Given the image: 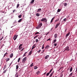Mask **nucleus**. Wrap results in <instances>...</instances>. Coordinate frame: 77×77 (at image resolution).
I'll return each mask as SVG.
<instances>
[{"mask_svg": "<svg viewBox=\"0 0 77 77\" xmlns=\"http://www.w3.org/2000/svg\"><path fill=\"white\" fill-rule=\"evenodd\" d=\"M42 26V23H40L38 24V26L37 27V29H40L41 27V26Z\"/></svg>", "mask_w": 77, "mask_h": 77, "instance_id": "obj_1", "label": "nucleus"}, {"mask_svg": "<svg viewBox=\"0 0 77 77\" xmlns=\"http://www.w3.org/2000/svg\"><path fill=\"white\" fill-rule=\"evenodd\" d=\"M41 21H44V22H45V23H47V19L46 18H42V19L41 20Z\"/></svg>", "mask_w": 77, "mask_h": 77, "instance_id": "obj_2", "label": "nucleus"}, {"mask_svg": "<svg viewBox=\"0 0 77 77\" xmlns=\"http://www.w3.org/2000/svg\"><path fill=\"white\" fill-rule=\"evenodd\" d=\"M27 60V57H25L23 58L22 60V62L23 63H25L26 61Z\"/></svg>", "mask_w": 77, "mask_h": 77, "instance_id": "obj_3", "label": "nucleus"}, {"mask_svg": "<svg viewBox=\"0 0 77 77\" xmlns=\"http://www.w3.org/2000/svg\"><path fill=\"white\" fill-rule=\"evenodd\" d=\"M69 50H70V49L69 48V47L67 46L66 47V49L64 51H69Z\"/></svg>", "mask_w": 77, "mask_h": 77, "instance_id": "obj_4", "label": "nucleus"}, {"mask_svg": "<svg viewBox=\"0 0 77 77\" xmlns=\"http://www.w3.org/2000/svg\"><path fill=\"white\" fill-rule=\"evenodd\" d=\"M18 35H15L14 38H13V39H14V41H15V40H16V39H17V37H18Z\"/></svg>", "mask_w": 77, "mask_h": 77, "instance_id": "obj_5", "label": "nucleus"}, {"mask_svg": "<svg viewBox=\"0 0 77 77\" xmlns=\"http://www.w3.org/2000/svg\"><path fill=\"white\" fill-rule=\"evenodd\" d=\"M49 57H50V56H49V55H48L45 57V59H48Z\"/></svg>", "mask_w": 77, "mask_h": 77, "instance_id": "obj_6", "label": "nucleus"}, {"mask_svg": "<svg viewBox=\"0 0 77 77\" xmlns=\"http://www.w3.org/2000/svg\"><path fill=\"white\" fill-rule=\"evenodd\" d=\"M54 71H53L50 75L49 77H51L52 75H53V73H54Z\"/></svg>", "mask_w": 77, "mask_h": 77, "instance_id": "obj_7", "label": "nucleus"}, {"mask_svg": "<svg viewBox=\"0 0 77 77\" xmlns=\"http://www.w3.org/2000/svg\"><path fill=\"white\" fill-rule=\"evenodd\" d=\"M69 35H70V32H68V33L66 35V38H67L68 36H69Z\"/></svg>", "mask_w": 77, "mask_h": 77, "instance_id": "obj_8", "label": "nucleus"}, {"mask_svg": "<svg viewBox=\"0 0 77 77\" xmlns=\"http://www.w3.org/2000/svg\"><path fill=\"white\" fill-rule=\"evenodd\" d=\"M54 37L55 38V39H57V34H55L54 35Z\"/></svg>", "mask_w": 77, "mask_h": 77, "instance_id": "obj_9", "label": "nucleus"}, {"mask_svg": "<svg viewBox=\"0 0 77 77\" xmlns=\"http://www.w3.org/2000/svg\"><path fill=\"white\" fill-rule=\"evenodd\" d=\"M32 51H30V52H29V56H30V55H31V54H32Z\"/></svg>", "mask_w": 77, "mask_h": 77, "instance_id": "obj_10", "label": "nucleus"}, {"mask_svg": "<svg viewBox=\"0 0 77 77\" xmlns=\"http://www.w3.org/2000/svg\"><path fill=\"white\" fill-rule=\"evenodd\" d=\"M13 56H14L13 54V53L11 54L10 56V57L11 58H12V57H13Z\"/></svg>", "mask_w": 77, "mask_h": 77, "instance_id": "obj_11", "label": "nucleus"}, {"mask_svg": "<svg viewBox=\"0 0 77 77\" xmlns=\"http://www.w3.org/2000/svg\"><path fill=\"white\" fill-rule=\"evenodd\" d=\"M48 48H50V46L48 45L45 48V49H48Z\"/></svg>", "mask_w": 77, "mask_h": 77, "instance_id": "obj_12", "label": "nucleus"}, {"mask_svg": "<svg viewBox=\"0 0 77 77\" xmlns=\"http://www.w3.org/2000/svg\"><path fill=\"white\" fill-rule=\"evenodd\" d=\"M35 2V0H32L31 2L30 3V4L31 5V4H32L34 3V2Z\"/></svg>", "mask_w": 77, "mask_h": 77, "instance_id": "obj_13", "label": "nucleus"}, {"mask_svg": "<svg viewBox=\"0 0 77 77\" xmlns=\"http://www.w3.org/2000/svg\"><path fill=\"white\" fill-rule=\"evenodd\" d=\"M22 20H23L22 19H20L18 21V23H21V21H22Z\"/></svg>", "mask_w": 77, "mask_h": 77, "instance_id": "obj_14", "label": "nucleus"}, {"mask_svg": "<svg viewBox=\"0 0 77 77\" xmlns=\"http://www.w3.org/2000/svg\"><path fill=\"white\" fill-rule=\"evenodd\" d=\"M41 10H42L41 8H39L38 9V10L37 11L38 12H39L40 11H41Z\"/></svg>", "mask_w": 77, "mask_h": 77, "instance_id": "obj_15", "label": "nucleus"}, {"mask_svg": "<svg viewBox=\"0 0 77 77\" xmlns=\"http://www.w3.org/2000/svg\"><path fill=\"white\" fill-rule=\"evenodd\" d=\"M6 65H5L4 67L3 70H5V69H6Z\"/></svg>", "mask_w": 77, "mask_h": 77, "instance_id": "obj_16", "label": "nucleus"}, {"mask_svg": "<svg viewBox=\"0 0 77 77\" xmlns=\"http://www.w3.org/2000/svg\"><path fill=\"white\" fill-rule=\"evenodd\" d=\"M54 19V17L51 20V23H52V22H53V21Z\"/></svg>", "mask_w": 77, "mask_h": 77, "instance_id": "obj_17", "label": "nucleus"}, {"mask_svg": "<svg viewBox=\"0 0 77 77\" xmlns=\"http://www.w3.org/2000/svg\"><path fill=\"white\" fill-rule=\"evenodd\" d=\"M34 66L33 65V63H32V64L30 65V67H32V66Z\"/></svg>", "mask_w": 77, "mask_h": 77, "instance_id": "obj_18", "label": "nucleus"}, {"mask_svg": "<svg viewBox=\"0 0 77 77\" xmlns=\"http://www.w3.org/2000/svg\"><path fill=\"white\" fill-rule=\"evenodd\" d=\"M72 67H71L70 69V72H72Z\"/></svg>", "mask_w": 77, "mask_h": 77, "instance_id": "obj_19", "label": "nucleus"}, {"mask_svg": "<svg viewBox=\"0 0 77 77\" xmlns=\"http://www.w3.org/2000/svg\"><path fill=\"white\" fill-rule=\"evenodd\" d=\"M61 11V9H58L57 11V12H60V11Z\"/></svg>", "mask_w": 77, "mask_h": 77, "instance_id": "obj_20", "label": "nucleus"}, {"mask_svg": "<svg viewBox=\"0 0 77 77\" xmlns=\"http://www.w3.org/2000/svg\"><path fill=\"white\" fill-rule=\"evenodd\" d=\"M5 60H6V62H8V61H9L10 60V58H8V59H5Z\"/></svg>", "mask_w": 77, "mask_h": 77, "instance_id": "obj_21", "label": "nucleus"}, {"mask_svg": "<svg viewBox=\"0 0 77 77\" xmlns=\"http://www.w3.org/2000/svg\"><path fill=\"white\" fill-rule=\"evenodd\" d=\"M18 68H19V66L18 65H17L16 66V69H18Z\"/></svg>", "mask_w": 77, "mask_h": 77, "instance_id": "obj_22", "label": "nucleus"}, {"mask_svg": "<svg viewBox=\"0 0 77 77\" xmlns=\"http://www.w3.org/2000/svg\"><path fill=\"white\" fill-rule=\"evenodd\" d=\"M27 53V52H25V54H24L23 55V57H24L25 56H26V54Z\"/></svg>", "mask_w": 77, "mask_h": 77, "instance_id": "obj_23", "label": "nucleus"}, {"mask_svg": "<svg viewBox=\"0 0 77 77\" xmlns=\"http://www.w3.org/2000/svg\"><path fill=\"white\" fill-rule=\"evenodd\" d=\"M22 46H23V44H20L19 46V48H20Z\"/></svg>", "mask_w": 77, "mask_h": 77, "instance_id": "obj_24", "label": "nucleus"}, {"mask_svg": "<svg viewBox=\"0 0 77 77\" xmlns=\"http://www.w3.org/2000/svg\"><path fill=\"white\" fill-rule=\"evenodd\" d=\"M57 41V40L56 39L54 40V41L53 43L54 44V43H55V42H56Z\"/></svg>", "mask_w": 77, "mask_h": 77, "instance_id": "obj_25", "label": "nucleus"}, {"mask_svg": "<svg viewBox=\"0 0 77 77\" xmlns=\"http://www.w3.org/2000/svg\"><path fill=\"white\" fill-rule=\"evenodd\" d=\"M36 15L37 16V17H39V14L38 13H37V14H36Z\"/></svg>", "mask_w": 77, "mask_h": 77, "instance_id": "obj_26", "label": "nucleus"}, {"mask_svg": "<svg viewBox=\"0 0 77 77\" xmlns=\"http://www.w3.org/2000/svg\"><path fill=\"white\" fill-rule=\"evenodd\" d=\"M64 6H67V3H64Z\"/></svg>", "mask_w": 77, "mask_h": 77, "instance_id": "obj_27", "label": "nucleus"}, {"mask_svg": "<svg viewBox=\"0 0 77 77\" xmlns=\"http://www.w3.org/2000/svg\"><path fill=\"white\" fill-rule=\"evenodd\" d=\"M40 73V72L39 71H38L37 72L36 74L37 75H38V74H39Z\"/></svg>", "mask_w": 77, "mask_h": 77, "instance_id": "obj_28", "label": "nucleus"}, {"mask_svg": "<svg viewBox=\"0 0 77 77\" xmlns=\"http://www.w3.org/2000/svg\"><path fill=\"white\" fill-rule=\"evenodd\" d=\"M20 6V4H18L17 5V8H18V7Z\"/></svg>", "mask_w": 77, "mask_h": 77, "instance_id": "obj_29", "label": "nucleus"}, {"mask_svg": "<svg viewBox=\"0 0 77 77\" xmlns=\"http://www.w3.org/2000/svg\"><path fill=\"white\" fill-rule=\"evenodd\" d=\"M63 20L65 22H66V18H65Z\"/></svg>", "mask_w": 77, "mask_h": 77, "instance_id": "obj_30", "label": "nucleus"}, {"mask_svg": "<svg viewBox=\"0 0 77 77\" xmlns=\"http://www.w3.org/2000/svg\"><path fill=\"white\" fill-rule=\"evenodd\" d=\"M6 70H5V71H4L3 72V74H5V73H6Z\"/></svg>", "mask_w": 77, "mask_h": 77, "instance_id": "obj_31", "label": "nucleus"}, {"mask_svg": "<svg viewBox=\"0 0 77 77\" xmlns=\"http://www.w3.org/2000/svg\"><path fill=\"white\" fill-rule=\"evenodd\" d=\"M7 54H8V53H6L5 54L4 56V57H5V56H6V55Z\"/></svg>", "mask_w": 77, "mask_h": 77, "instance_id": "obj_32", "label": "nucleus"}, {"mask_svg": "<svg viewBox=\"0 0 77 77\" xmlns=\"http://www.w3.org/2000/svg\"><path fill=\"white\" fill-rule=\"evenodd\" d=\"M20 60H21V58H19L18 60V62H20Z\"/></svg>", "mask_w": 77, "mask_h": 77, "instance_id": "obj_33", "label": "nucleus"}, {"mask_svg": "<svg viewBox=\"0 0 77 77\" xmlns=\"http://www.w3.org/2000/svg\"><path fill=\"white\" fill-rule=\"evenodd\" d=\"M34 69H37V68H38V67H37V66H35L34 67Z\"/></svg>", "mask_w": 77, "mask_h": 77, "instance_id": "obj_34", "label": "nucleus"}, {"mask_svg": "<svg viewBox=\"0 0 77 77\" xmlns=\"http://www.w3.org/2000/svg\"><path fill=\"white\" fill-rule=\"evenodd\" d=\"M50 73H49V72H48V73H47L46 75L47 76H48V75H49V74H50Z\"/></svg>", "mask_w": 77, "mask_h": 77, "instance_id": "obj_35", "label": "nucleus"}, {"mask_svg": "<svg viewBox=\"0 0 77 77\" xmlns=\"http://www.w3.org/2000/svg\"><path fill=\"white\" fill-rule=\"evenodd\" d=\"M58 26H59L58 25H57V24H56V26H55V28L56 29H57V27H58Z\"/></svg>", "mask_w": 77, "mask_h": 77, "instance_id": "obj_36", "label": "nucleus"}, {"mask_svg": "<svg viewBox=\"0 0 77 77\" xmlns=\"http://www.w3.org/2000/svg\"><path fill=\"white\" fill-rule=\"evenodd\" d=\"M22 16L21 15H19L18 17L19 18H21V17Z\"/></svg>", "mask_w": 77, "mask_h": 77, "instance_id": "obj_37", "label": "nucleus"}, {"mask_svg": "<svg viewBox=\"0 0 77 77\" xmlns=\"http://www.w3.org/2000/svg\"><path fill=\"white\" fill-rule=\"evenodd\" d=\"M53 69H51L50 71V72H49V73H51V71H53Z\"/></svg>", "mask_w": 77, "mask_h": 77, "instance_id": "obj_38", "label": "nucleus"}, {"mask_svg": "<svg viewBox=\"0 0 77 77\" xmlns=\"http://www.w3.org/2000/svg\"><path fill=\"white\" fill-rule=\"evenodd\" d=\"M35 47H36V46H34V47L32 46V48L31 49V50H33V49L35 48Z\"/></svg>", "mask_w": 77, "mask_h": 77, "instance_id": "obj_39", "label": "nucleus"}, {"mask_svg": "<svg viewBox=\"0 0 77 77\" xmlns=\"http://www.w3.org/2000/svg\"><path fill=\"white\" fill-rule=\"evenodd\" d=\"M72 72L71 73L70 75H69V76H72Z\"/></svg>", "mask_w": 77, "mask_h": 77, "instance_id": "obj_40", "label": "nucleus"}, {"mask_svg": "<svg viewBox=\"0 0 77 77\" xmlns=\"http://www.w3.org/2000/svg\"><path fill=\"white\" fill-rule=\"evenodd\" d=\"M37 34H39V32H36L35 33V35H37Z\"/></svg>", "mask_w": 77, "mask_h": 77, "instance_id": "obj_41", "label": "nucleus"}, {"mask_svg": "<svg viewBox=\"0 0 77 77\" xmlns=\"http://www.w3.org/2000/svg\"><path fill=\"white\" fill-rule=\"evenodd\" d=\"M63 76V74H61L60 75V77H62Z\"/></svg>", "mask_w": 77, "mask_h": 77, "instance_id": "obj_42", "label": "nucleus"}, {"mask_svg": "<svg viewBox=\"0 0 77 77\" xmlns=\"http://www.w3.org/2000/svg\"><path fill=\"white\" fill-rule=\"evenodd\" d=\"M15 76H16V77H18V75H17V73L16 74H15Z\"/></svg>", "mask_w": 77, "mask_h": 77, "instance_id": "obj_43", "label": "nucleus"}, {"mask_svg": "<svg viewBox=\"0 0 77 77\" xmlns=\"http://www.w3.org/2000/svg\"><path fill=\"white\" fill-rule=\"evenodd\" d=\"M41 38H42V36H40L38 38L39 39H41Z\"/></svg>", "mask_w": 77, "mask_h": 77, "instance_id": "obj_44", "label": "nucleus"}, {"mask_svg": "<svg viewBox=\"0 0 77 77\" xmlns=\"http://www.w3.org/2000/svg\"><path fill=\"white\" fill-rule=\"evenodd\" d=\"M50 33V31L48 32H47L46 34V35H48V34Z\"/></svg>", "mask_w": 77, "mask_h": 77, "instance_id": "obj_45", "label": "nucleus"}, {"mask_svg": "<svg viewBox=\"0 0 77 77\" xmlns=\"http://www.w3.org/2000/svg\"><path fill=\"white\" fill-rule=\"evenodd\" d=\"M3 38H4V37L3 36L2 37V38H1L0 40V41H2V39H3Z\"/></svg>", "mask_w": 77, "mask_h": 77, "instance_id": "obj_46", "label": "nucleus"}, {"mask_svg": "<svg viewBox=\"0 0 77 77\" xmlns=\"http://www.w3.org/2000/svg\"><path fill=\"white\" fill-rule=\"evenodd\" d=\"M35 41H36V42H38V39H36Z\"/></svg>", "mask_w": 77, "mask_h": 77, "instance_id": "obj_47", "label": "nucleus"}, {"mask_svg": "<svg viewBox=\"0 0 77 77\" xmlns=\"http://www.w3.org/2000/svg\"><path fill=\"white\" fill-rule=\"evenodd\" d=\"M57 44L55 43L54 44V46H57Z\"/></svg>", "mask_w": 77, "mask_h": 77, "instance_id": "obj_48", "label": "nucleus"}, {"mask_svg": "<svg viewBox=\"0 0 77 77\" xmlns=\"http://www.w3.org/2000/svg\"><path fill=\"white\" fill-rule=\"evenodd\" d=\"M51 40V39H50V38H49L47 40V41H50Z\"/></svg>", "mask_w": 77, "mask_h": 77, "instance_id": "obj_49", "label": "nucleus"}, {"mask_svg": "<svg viewBox=\"0 0 77 77\" xmlns=\"http://www.w3.org/2000/svg\"><path fill=\"white\" fill-rule=\"evenodd\" d=\"M24 48H23L21 50V51H23V50H24Z\"/></svg>", "mask_w": 77, "mask_h": 77, "instance_id": "obj_50", "label": "nucleus"}, {"mask_svg": "<svg viewBox=\"0 0 77 77\" xmlns=\"http://www.w3.org/2000/svg\"><path fill=\"white\" fill-rule=\"evenodd\" d=\"M44 45H42V49H44Z\"/></svg>", "mask_w": 77, "mask_h": 77, "instance_id": "obj_51", "label": "nucleus"}, {"mask_svg": "<svg viewBox=\"0 0 77 77\" xmlns=\"http://www.w3.org/2000/svg\"><path fill=\"white\" fill-rule=\"evenodd\" d=\"M59 21V19H58L55 20V22H56V21Z\"/></svg>", "mask_w": 77, "mask_h": 77, "instance_id": "obj_52", "label": "nucleus"}, {"mask_svg": "<svg viewBox=\"0 0 77 77\" xmlns=\"http://www.w3.org/2000/svg\"><path fill=\"white\" fill-rule=\"evenodd\" d=\"M23 48V47H20V48H19V50H21V48Z\"/></svg>", "mask_w": 77, "mask_h": 77, "instance_id": "obj_53", "label": "nucleus"}, {"mask_svg": "<svg viewBox=\"0 0 77 77\" xmlns=\"http://www.w3.org/2000/svg\"><path fill=\"white\" fill-rule=\"evenodd\" d=\"M41 51V50H40L38 51H37V52H38V53H39V52H40V51Z\"/></svg>", "mask_w": 77, "mask_h": 77, "instance_id": "obj_54", "label": "nucleus"}, {"mask_svg": "<svg viewBox=\"0 0 77 77\" xmlns=\"http://www.w3.org/2000/svg\"><path fill=\"white\" fill-rule=\"evenodd\" d=\"M38 36H39V35H37L36 36H35V38H37V37H38Z\"/></svg>", "mask_w": 77, "mask_h": 77, "instance_id": "obj_55", "label": "nucleus"}, {"mask_svg": "<svg viewBox=\"0 0 77 77\" xmlns=\"http://www.w3.org/2000/svg\"><path fill=\"white\" fill-rule=\"evenodd\" d=\"M45 51V50H43V51L42 52V53H44V51Z\"/></svg>", "mask_w": 77, "mask_h": 77, "instance_id": "obj_56", "label": "nucleus"}, {"mask_svg": "<svg viewBox=\"0 0 77 77\" xmlns=\"http://www.w3.org/2000/svg\"><path fill=\"white\" fill-rule=\"evenodd\" d=\"M35 45H36V44L34 45H33V47H36V46H35Z\"/></svg>", "mask_w": 77, "mask_h": 77, "instance_id": "obj_57", "label": "nucleus"}, {"mask_svg": "<svg viewBox=\"0 0 77 77\" xmlns=\"http://www.w3.org/2000/svg\"><path fill=\"white\" fill-rule=\"evenodd\" d=\"M15 10H13V13H14L15 12Z\"/></svg>", "mask_w": 77, "mask_h": 77, "instance_id": "obj_58", "label": "nucleus"}, {"mask_svg": "<svg viewBox=\"0 0 77 77\" xmlns=\"http://www.w3.org/2000/svg\"><path fill=\"white\" fill-rule=\"evenodd\" d=\"M76 73H77V68L76 69Z\"/></svg>", "mask_w": 77, "mask_h": 77, "instance_id": "obj_59", "label": "nucleus"}, {"mask_svg": "<svg viewBox=\"0 0 77 77\" xmlns=\"http://www.w3.org/2000/svg\"><path fill=\"white\" fill-rule=\"evenodd\" d=\"M57 24V25H58V26H59V25L60 24V23H59Z\"/></svg>", "mask_w": 77, "mask_h": 77, "instance_id": "obj_60", "label": "nucleus"}, {"mask_svg": "<svg viewBox=\"0 0 77 77\" xmlns=\"http://www.w3.org/2000/svg\"><path fill=\"white\" fill-rule=\"evenodd\" d=\"M53 29V28H52L51 29V31L52 30V29Z\"/></svg>", "mask_w": 77, "mask_h": 77, "instance_id": "obj_61", "label": "nucleus"}, {"mask_svg": "<svg viewBox=\"0 0 77 77\" xmlns=\"http://www.w3.org/2000/svg\"><path fill=\"white\" fill-rule=\"evenodd\" d=\"M45 74H46V73H44V75H45Z\"/></svg>", "mask_w": 77, "mask_h": 77, "instance_id": "obj_62", "label": "nucleus"}, {"mask_svg": "<svg viewBox=\"0 0 77 77\" xmlns=\"http://www.w3.org/2000/svg\"><path fill=\"white\" fill-rule=\"evenodd\" d=\"M34 39H35V38H36V37H35L34 38Z\"/></svg>", "mask_w": 77, "mask_h": 77, "instance_id": "obj_63", "label": "nucleus"}, {"mask_svg": "<svg viewBox=\"0 0 77 77\" xmlns=\"http://www.w3.org/2000/svg\"><path fill=\"white\" fill-rule=\"evenodd\" d=\"M69 77H71V76H69Z\"/></svg>", "mask_w": 77, "mask_h": 77, "instance_id": "obj_64", "label": "nucleus"}]
</instances>
